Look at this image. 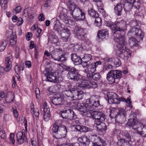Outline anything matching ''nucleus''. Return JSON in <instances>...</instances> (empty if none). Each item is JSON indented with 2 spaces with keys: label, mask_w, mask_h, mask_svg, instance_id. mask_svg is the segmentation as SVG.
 Segmentation results:
<instances>
[{
  "label": "nucleus",
  "mask_w": 146,
  "mask_h": 146,
  "mask_svg": "<svg viewBox=\"0 0 146 146\" xmlns=\"http://www.w3.org/2000/svg\"><path fill=\"white\" fill-rule=\"evenodd\" d=\"M17 21V25L18 26L21 25L23 23V19L21 17L18 18Z\"/></svg>",
  "instance_id": "61"
},
{
  "label": "nucleus",
  "mask_w": 146,
  "mask_h": 146,
  "mask_svg": "<svg viewBox=\"0 0 146 146\" xmlns=\"http://www.w3.org/2000/svg\"><path fill=\"white\" fill-rule=\"evenodd\" d=\"M76 34L77 37L79 40L86 41L87 38L84 29L80 27H78L76 29Z\"/></svg>",
  "instance_id": "19"
},
{
  "label": "nucleus",
  "mask_w": 146,
  "mask_h": 146,
  "mask_svg": "<svg viewBox=\"0 0 146 146\" xmlns=\"http://www.w3.org/2000/svg\"><path fill=\"white\" fill-rule=\"evenodd\" d=\"M94 109H87L86 108L85 105L80 106L79 110L80 114L83 116H85L87 117L95 119V120L98 119L104 113L100 111H93Z\"/></svg>",
  "instance_id": "4"
},
{
  "label": "nucleus",
  "mask_w": 146,
  "mask_h": 146,
  "mask_svg": "<svg viewBox=\"0 0 146 146\" xmlns=\"http://www.w3.org/2000/svg\"><path fill=\"white\" fill-rule=\"evenodd\" d=\"M117 44V47L120 52V56L123 58L126 57H129L131 56V51L127 49L125 46L126 45L127 40L126 39L120 40L116 38L115 41Z\"/></svg>",
  "instance_id": "3"
},
{
  "label": "nucleus",
  "mask_w": 146,
  "mask_h": 146,
  "mask_svg": "<svg viewBox=\"0 0 146 146\" xmlns=\"http://www.w3.org/2000/svg\"><path fill=\"white\" fill-rule=\"evenodd\" d=\"M73 47V51L75 52H78L80 51V49L81 48L80 45L77 44L74 45Z\"/></svg>",
  "instance_id": "51"
},
{
  "label": "nucleus",
  "mask_w": 146,
  "mask_h": 146,
  "mask_svg": "<svg viewBox=\"0 0 146 146\" xmlns=\"http://www.w3.org/2000/svg\"><path fill=\"white\" fill-rule=\"evenodd\" d=\"M15 70L17 74L18 75L19 73L21 71V69L20 67L18 65L16 66L15 67Z\"/></svg>",
  "instance_id": "62"
},
{
  "label": "nucleus",
  "mask_w": 146,
  "mask_h": 146,
  "mask_svg": "<svg viewBox=\"0 0 146 146\" xmlns=\"http://www.w3.org/2000/svg\"><path fill=\"white\" fill-rule=\"evenodd\" d=\"M44 113L43 114L44 119V121H48L50 117V111H44Z\"/></svg>",
  "instance_id": "45"
},
{
  "label": "nucleus",
  "mask_w": 146,
  "mask_h": 146,
  "mask_svg": "<svg viewBox=\"0 0 146 146\" xmlns=\"http://www.w3.org/2000/svg\"><path fill=\"white\" fill-rule=\"evenodd\" d=\"M60 123H58V122H55L53 125L52 128V131L54 134L53 135H56V133H57L58 131L59 130V127L61 126Z\"/></svg>",
  "instance_id": "31"
},
{
  "label": "nucleus",
  "mask_w": 146,
  "mask_h": 146,
  "mask_svg": "<svg viewBox=\"0 0 146 146\" xmlns=\"http://www.w3.org/2000/svg\"><path fill=\"white\" fill-rule=\"evenodd\" d=\"M88 85L89 81H84L79 84V86L80 87L82 88V89L89 88Z\"/></svg>",
  "instance_id": "42"
},
{
  "label": "nucleus",
  "mask_w": 146,
  "mask_h": 146,
  "mask_svg": "<svg viewBox=\"0 0 146 146\" xmlns=\"http://www.w3.org/2000/svg\"><path fill=\"white\" fill-rule=\"evenodd\" d=\"M62 28L61 25L59 23H56L54 24L53 29L55 31H56L59 33L60 29Z\"/></svg>",
  "instance_id": "47"
},
{
  "label": "nucleus",
  "mask_w": 146,
  "mask_h": 146,
  "mask_svg": "<svg viewBox=\"0 0 146 146\" xmlns=\"http://www.w3.org/2000/svg\"><path fill=\"white\" fill-rule=\"evenodd\" d=\"M12 56V55H10L9 57H7L5 58V65L6 67L4 68L3 67L0 66V75L2 74L4 71H9L11 68L12 64L11 59Z\"/></svg>",
  "instance_id": "16"
},
{
  "label": "nucleus",
  "mask_w": 146,
  "mask_h": 146,
  "mask_svg": "<svg viewBox=\"0 0 146 146\" xmlns=\"http://www.w3.org/2000/svg\"><path fill=\"white\" fill-rule=\"evenodd\" d=\"M74 131H79L82 132H86L88 131H91V130L90 128L86 126L76 125L74 127Z\"/></svg>",
  "instance_id": "25"
},
{
  "label": "nucleus",
  "mask_w": 146,
  "mask_h": 146,
  "mask_svg": "<svg viewBox=\"0 0 146 146\" xmlns=\"http://www.w3.org/2000/svg\"><path fill=\"white\" fill-rule=\"evenodd\" d=\"M67 76L70 79L73 80L75 81H78L81 76L78 72H74L72 73H68Z\"/></svg>",
  "instance_id": "27"
},
{
  "label": "nucleus",
  "mask_w": 146,
  "mask_h": 146,
  "mask_svg": "<svg viewBox=\"0 0 146 146\" xmlns=\"http://www.w3.org/2000/svg\"><path fill=\"white\" fill-rule=\"evenodd\" d=\"M115 29L112 32L113 35L114 37V40L116 38L120 40L126 39L125 35V33L124 30L126 26V23L123 21H116L114 23Z\"/></svg>",
  "instance_id": "2"
},
{
  "label": "nucleus",
  "mask_w": 146,
  "mask_h": 146,
  "mask_svg": "<svg viewBox=\"0 0 146 146\" xmlns=\"http://www.w3.org/2000/svg\"><path fill=\"white\" fill-rule=\"evenodd\" d=\"M69 113H68L67 119L72 120L75 119L77 118L76 115L75 113L72 110L69 109Z\"/></svg>",
  "instance_id": "33"
},
{
  "label": "nucleus",
  "mask_w": 146,
  "mask_h": 146,
  "mask_svg": "<svg viewBox=\"0 0 146 146\" xmlns=\"http://www.w3.org/2000/svg\"><path fill=\"white\" fill-rule=\"evenodd\" d=\"M129 45L132 47L133 46H138V41L134 37H131L129 38Z\"/></svg>",
  "instance_id": "37"
},
{
  "label": "nucleus",
  "mask_w": 146,
  "mask_h": 146,
  "mask_svg": "<svg viewBox=\"0 0 146 146\" xmlns=\"http://www.w3.org/2000/svg\"><path fill=\"white\" fill-rule=\"evenodd\" d=\"M108 102L110 104H119L120 102H124L126 99L122 97L119 98L118 95L115 93L112 92H109L107 94Z\"/></svg>",
  "instance_id": "12"
},
{
  "label": "nucleus",
  "mask_w": 146,
  "mask_h": 146,
  "mask_svg": "<svg viewBox=\"0 0 146 146\" xmlns=\"http://www.w3.org/2000/svg\"><path fill=\"white\" fill-rule=\"evenodd\" d=\"M17 137L18 143L22 144L24 141L25 137V131L24 129H23L22 132L19 131L17 133Z\"/></svg>",
  "instance_id": "21"
},
{
  "label": "nucleus",
  "mask_w": 146,
  "mask_h": 146,
  "mask_svg": "<svg viewBox=\"0 0 146 146\" xmlns=\"http://www.w3.org/2000/svg\"><path fill=\"white\" fill-rule=\"evenodd\" d=\"M35 93L36 98L38 99L40 97V90L38 88H36Z\"/></svg>",
  "instance_id": "60"
},
{
  "label": "nucleus",
  "mask_w": 146,
  "mask_h": 146,
  "mask_svg": "<svg viewBox=\"0 0 146 146\" xmlns=\"http://www.w3.org/2000/svg\"><path fill=\"white\" fill-rule=\"evenodd\" d=\"M67 129L66 126L61 125L59 127V130L56 135H53V137L56 139H61L64 138L66 136Z\"/></svg>",
  "instance_id": "18"
},
{
  "label": "nucleus",
  "mask_w": 146,
  "mask_h": 146,
  "mask_svg": "<svg viewBox=\"0 0 146 146\" xmlns=\"http://www.w3.org/2000/svg\"><path fill=\"white\" fill-rule=\"evenodd\" d=\"M108 32L107 31L104 30L99 31H98L97 34V39L99 40L107 39L108 38Z\"/></svg>",
  "instance_id": "23"
},
{
  "label": "nucleus",
  "mask_w": 146,
  "mask_h": 146,
  "mask_svg": "<svg viewBox=\"0 0 146 146\" xmlns=\"http://www.w3.org/2000/svg\"><path fill=\"white\" fill-rule=\"evenodd\" d=\"M134 115H135L134 112L132 113L129 116V122L128 123V125L132 127V129L133 125L136 124L138 122H139L135 121V117L134 116Z\"/></svg>",
  "instance_id": "29"
},
{
  "label": "nucleus",
  "mask_w": 146,
  "mask_h": 146,
  "mask_svg": "<svg viewBox=\"0 0 146 146\" xmlns=\"http://www.w3.org/2000/svg\"><path fill=\"white\" fill-rule=\"evenodd\" d=\"M43 73L46 77V80L47 81L55 82L57 80H58V78L56 76V73L50 71L49 68H45Z\"/></svg>",
  "instance_id": "13"
},
{
  "label": "nucleus",
  "mask_w": 146,
  "mask_h": 146,
  "mask_svg": "<svg viewBox=\"0 0 146 146\" xmlns=\"http://www.w3.org/2000/svg\"><path fill=\"white\" fill-rule=\"evenodd\" d=\"M102 64L101 61H98L90 64H88L86 67L87 69L85 70V73L87 74H92L96 71V68L99 65Z\"/></svg>",
  "instance_id": "17"
},
{
  "label": "nucleus",
  "mask_w": 146,
  "mask_h": 146,
  "mask_svg": "<svg viewBox=\"0 0 146 146\" xmlns=\"http://www.w3.org/2000/svg\"><path fill=\"white\" fill-rule=\"evenodd\" d=\"M122 77V72L120 70H111L107 75L106 79L110 84L117 82Z\"/></svg>",
  "instance_id": "7"
},
{
  "label": "nucleus",
  "mask_w": 146,
  "mask_h": 146,
  "mask_svg": "<svg viewBox=\"0 0 146 146\" xmlns=\"http://www.w3.org/2000/svg\"><path fill=\"white\" fill-rule=\"evenodd\" d=\"M47 90L50 92L54 93L56 91L55 86H51L48 88Z\"/></svg>",
  "instance_id": "55"
},
{
  "label": "nucleus",
  "mask_w": 146,
  "mask_h": 146,
  "mask_svg": "<svg viewBox=\"0 0 146 146\" xmlns=\"http://www.w3.org/2000/svg\"><path fill=\"white\" fill-rule=\"evenodd\" d=\"M88 12L89 14L92 17H95L99 16L98 14L97 13L96 11L92 8L89 9L88 10Z\"/></svg>",
  "instance_id": "39"
},
{
  "label": "nucleus",
  "mask_w": 146,
  "mask_h": 146,
  "mask_svg": "<svg viewBox=\"0 0 146 146\" xmlns=\"http://www.w3.org/2000/svg\"><path fill=\"white\" fill-rule=\"evenodd\" d=\"M106 115L104 114L98 119L94 120V125L96 126V127L98 131L102 132H105L107 129V126L103 122L106 119Z\"/></svg>",
  "instance_id": "11"
},
{
  "label": "nucleus",
  "mask_w": 146,
  "mask_h": 146,
  "mask_svg": "<svg viewBox=\"0 0 146 146\" xmlns=\"http://www.w3.org/2000/svg\"><path fill=\"white\" fill-rule=\"evenodd\" d=\"M61 35L63 36L64 35L63 33H66V35H70V30L66 27H64L62 30H61Z\"/></svg>",
  "instance_id": "49"
},
{
  "label": "nucleus",
  "mask_w": 146,
  "mask_h": 146,
  "mask_svg": "<svg viewBox=\"0 0 146 146\" xmlns=\"http://www.w3.org/2000/svg\"><path fill=\"white\" fill-rule=\"evenodd\" d=\"M122 135L125 139H120L117 142L118 146H131V136L127 131H122Z\"/></svg>",
  "instance_id": "9"
},
{
  "label": "nucleus",
  "mask_w": 146,
  "mask_h": 146,
  "mask_svg": "<svg viewBox=\"0 0 146 146\" xmlns=\"http://www.w3.org/2000/svg\"><path fill=\"white\" fill-rule=\"evenodd\" d=\"M70 35H66V36H61L62 39L63 41L64 42H66L68 41V39L69 37L70 36Z\"/></svg>",
  "instance_id": "64"
},
{
  "label": "nucleus",
  "mask_w": 146,
  "mask_h": 146,
  "mask_svg": "<svg viewBox=\"0 0 146 146\" xmlns=\"http://www.w3.org/2000/svg\"><path fill=\"white\" fill-rule=\"evenodd\" d=\"M93 137L94 140L93 142L94 146H102L101 143L102 145L105 143V141L100 137L95 135Z\"/></svg>",
  "instance_id": "24"
},
{
  "label": "nucleus",
  "mask_w": 146,
  "mask_h": 146,
  "mask_svg": "<svg viewBox=\"0 0 146 146\" xmlns=\"http://www.w3.org/2000/svg\"><path fill=\"white\" fill-rule=\"evenodd\" d=\"M8 42L6 40H2L0 46V52L3 51L7 44Z\"/></svg>",
  "instance_id": "40"
},
{
  "label": "nucleus",
  "mask_w": 146,
  "mask_h": 146,
  "mask_svg": "<svg viewBox=\"0 0 146 146\" xmlns=\"http://www.w3.org/2000/svg\"><path fill=\"white\" fill-rule=\"evenodd\" d=\"M126 115H116L115 121L117 120L118 123L122 124L126 120Z\"/></svg>",
  "instance_id": "34"
},
{
  "label": "nucleus",
  "mask_w": 146,
  "mask_h": 146,
  "mask_svg": "<svg viewBox=\"0 0 146 146\" xmlns=\"http://www.w3.org/2000/svg\"><path fill=\"white\" fill-rule=\"evenodd\" d=\"M64 92L65 96H65L66 99L67 98L68 100H72V91L68 89L65 90Z\"/></svg>",
  "instance_id": "35"
},
{
  "label": "nucleus",
  "mask_w": 146,
  "mask_h": 146,
  "mask_svg": "<svg viewBox=\"0 0 146 146\" xmlns=\"http://www.w3.org/2000/svg\"><path fill=\"white\" fill-rule=\"evenodd\" d=\"M133 129L142 137L146 136V125H144L140 122H138L136 125H133Z\"/></svg>",
  "instance_id": "15"
},
{
  "label": "nucleus",
  "mask_w": 146,
  "mask_h": 146,
  "mask_svg": "<svg viewBox=\"0 0 146 146\" xmlns=\"http://www.w3.org/2000/svg\"><path fill=\"white\" fill-rule=\"evenodd\" d=\"M14 137L15 134L14 133H11L10 134L9 138L10 141L13 144H14L15 143Z\"/></svg>",
  "instance_id": "56"
},
{
  "label": "nucleus",
  "mask_w": 146,
  "mask_h": 146,
  "mask_svg": "<svg viewBox=\"0 0 146 146\" xmlns=\"http://www.w3.org/2000/svg\"><path fill=\"white\" fill-rule=\"evenodd\" d=\"M68 11L73 18L76 21H81L85 18V13L79 7H77L74 3L69 0L67 3Z\"/></svg>",
  "instance_id": "1"
},
{
  "label": "nucleus",
  "mask_w": 146,
  "mask_h": 146,
  "mask_svg": "<svg viewBox=\"0 0 146 146\" xmlns=\"http://www.w3.org/2000/svg\"><path fill=\"white\" fill-rule=\"evenodd\" d=\"M71 59L75 65L82 64V59L76 54L72 53L71 54Z\"/></svg>",
  "instance_id": "22"
},
{
  "label": "nucleus",
  "mask_w": 146,
  "mask_h": 146,
  "mask_svg": "<svg viewBox=\"0 0 146 146\" xmlns=\"http://www.w3.org/2000/svg\"><path fill=\"white\" fill-rule=\"evenodd\" d=\"M131 24L133 27L129 31L128 35L131 36H135L139 40H142L144 33L140 29L136 27L137 25V21H133L131 22Z\"/></svg>",
  "instance_id": "6"
},
{
  "label": "nucleus",
  "mask_w": 146,
  "mask_h": 146,
  "mask_svg": "<svg viewBox=\"0 0 146 146\" xmlns=\"http://www.w3.org/2000/svg\"><path fill=\"white\" fill-rule=\"evenodd\" d=\"M140 0H125L124 4V10L125 11L130 12L132 7L139 9L141 7Z\"/></svg>",
  "instance_id": "10"
},
{
  "label": "nucleus",
  "mask_w": 146,
  "mask_h": 146,
  "mask_svg": "<svg viewBox=\"0 0 146 146\" xmlns=\"http://www.w3.org/2000/svg\"><path fill=\"white\" fill-rule=\"evenodd\" d=\"M7 5V0H2L1 1L0 5L2 8L5 9Z\"/></svg>",
  "instance_id": "52"
},
{
  "label": "nucleus",
  "mask_w": 146,
  "mask_h": 146,
  "mask_svg": "<svg viewBox=\"0 0 146 146\" xmlns=\"http://www.w3.org/2000/svg\"><path fill=\"white\" fill-rule=\"evenodd\" d=\"M83 92L78 89L72 90V100L81 99L83 97Z\"/></svg>",
  "instance_id": "20"
},
{
  "label": "nucleus",
  "mask_w": 146,
  "mask_h": 146,
  "mask_svg": "<svg viewBox=\"0 0 146 146\" xmlns=\"http://www.w3.org/2000/svg\"><path fill=\"white\" fill-rule=\"evenodd\" d=\"M10 44L12 46L15 45L17 42V36L14 35L11 36L10 39Z\"/></svg>",
  "instance_id": "46"
},
{
  "label": "nucleus",
  "mask_w": 146,
  "mask_h": 146,
  "mask_svg": "<svg viewBox=\"0 0 146 146\" xmlns=\"http://www.w3.org/2000/svg\"><path fill=\"white\" fill-rule=\"evenodd\" d=\"M100 105V100L96 96H93L90 99L86 100L85 104L86 108L94 109V107H98Z\"/></svg>",
  "instance_id": "14"
},
{
  "label": "nucleus",
  "mask_w": 146,
  "mask_h": 146,
  "mask_svg": "<svg viewBox=\"0 0 146 146\" xmlns=\"http://www.w3.org/2000/svg\"><path fill=\"white\" fill-rule=\"evenodd\" d=\"M50 55L52 58L58 61L63 62L67 60L66 57V52L62 49H55L51 52Z\"/></svg>",
  "instance_id": "8"
},
{
  "label": "nucleus",
  "mask_w": 146,
  "mask_h": 146,
  "mask_svg": "<svg viewBox=\"0 0 146 146\" xmlns=\"http://www.w3.org/2000/svg\"><path fill=\"white\" fill-rule=\"evenodd\" d=\"M92 56L89 54H85L82 58V65L83 67H86L88 65V62L92 59Z\"/></svg>",
  "instance_id": "26"
},
{
  "label": "nucleus",
  "mask_w": 146,
  "mask_h": 146,
  "mask_svg": "<svg viewBox=\"0 0 146 146\" xmlns=\"http://www.w3.org/2000/svg\"><path fill=\"white\" fill-rule=\"evenodd\" d=\"M6 134L4 131H0V137L2 139H5L6 138Z\"/></svg>",
  "instance_id": "58"
},
{
  "label": "nucleus",
  "mask_w": 146,
  "mask_h": 146,
  "mask_svg": "<svg viewBox=\"0 0 146 146\" xmlns=\"http://www.w3.org/2000/svg\"><path fill=\"white\" fill-rule=\"evenodd\" d=\"M43 107L44 108L43 110L44 111H50V109L48 107L47 103L46 102H44L43 103Z\"/></svg>",
  "instance_id": "54"
},
{
  "label": "nucleus",
  "mask_w": 146,
  "mask_h": 146,
  "mask_svg": "<svg viewBox=\"0 0 146 146\" xmlns=\"http://www.w3.org/2000/svg\"><path fill=\"white\" fill-rule=\"evenodd\" d=\"M118 112H117L116 115H126V112L125 109L118 108Z\"/></svg>",
  "instance_id": "48"
},
{
  "label": "nucleus",
  "mask_w": 146,
  "mask_h": 146,
  "mask_svg": "<svg viewBox=\"0 0 146 146\" xmlns=\"http://www.w3.org/2000/svg\"><path fill=\"white\" fill-rule=\"evenodd\" d=\"M69 112V109H63L60 112V116L63 119H67Z\"/></svg>",
  "instance_id": "36"
},
{
  "label": "nucleus",
  "mask_w": 146,
  "mask_h": 146,
  "mask_svg": "<svg viewBox=\"0 0 146 146\" xmlns=\"http://www.w3.org/2000/svg\"><path fill=\"white\" fill-rule=\"evenodd\" d=\"M116 109L115 108H112L110 110V118L111 119L114 118L115 119L116 116V113L117 112H116Z\"/></svg>",
  "instance_id": "41"
},
{
  "label": "nucleus",
  "mask_w": 146,
  "mask_h": 146,
  "mask_svg": "<svg viewBox=\"0 0 146 146\" xmlns=\"http://www.w3.org/2000/svg\"><path fill=\"white\" fill-rule=\"evenodd\" d=\"M65 70L68 72V73L78 72V70L74 67L71 66H66L64 68Z\"/></svg>",
  "instance_id": "38"
},
{
  "label": "nucleus",
  "mask_w": 146,
  "mask_h": 146,
  "mask_svg": "<svg viewBox=\"0 0 146 146\" xmlns=\"http://www.w3.org/2000/svg\"><path fill=\"white\" fill-rule=\"evenodd\" d=\"M41 31L42 30L41 29L39 28H37V32L36 33V35L37 37H39L41 36Z\"/></svg>",
  "instance_id": "63"
},
{
  "label": "nucleus",
  "mask_w": 146,
  "mask_h": 146,
  "mask_svg": "<svg viewBox=\"0 0 146 146\" xmlns=\"http://www.w3.org/2000/svg\"><path fill=\"white\" fill-rule=\"evenodd\" d=\"M88 87L89 88H95L98 86V84L95 82L89 81Z\"/></svg>",
  "instance_id": "50"
},
{
  "label": "nucleus",
  "mask_w": 146,
  "mask_h": 146,
  "mask_svg": "<svg viewBox=\"0 0 146 146\" xmlns=\"http://www.w3.org/2000/svg\"><path fill=\"white\" fill-rule=\"evenodd\" d=\"M22 8L20 6H18L13 9V11L15 12L16 13H19L21 10Z\"/></svg>",
  "instance_id": "59"
},
{
  "label": "nucleus",
  "mask_w": 146,
  "mask_h": 146,
  "mask_svg": "<svg viewBox=\"0 0 146 146\" xmlns=\"http://www.w3.org/2000/svg\"><path fill=\"white\" fill-rule=\"evenodd\" d=\"M125 103L127 106L131 108H132V106L131 102L130 101V99L129 98L126 99Z\"/></svg>",
  "instance_id": "57"
},
{
  "label": "nucleus",
  "mask_w": 146,
  "mask_h": 146,
  "mask_svg": "<svg viewBox=\"0 0 146 146\" xmlns=\"http://www.w3.org/2000/svg\"><path fill=\"white\" fill-rule=\"evenodd\" d=\"M51 100L54 106L53 108L58 111L61 109L62 105L67 103L66 98L62 94H55Z\"/></svg>",
  "instance_id": "5"
},
{
  "label": "nucleus",
  "mask_w": 146,
  "mask_h": 146,
  "mask_svg": "<svg viewBox=\"0 0 146 146\" xmlns=\"http://www.w3.org/2000/svg\"><path fill=\"white\" fill-rule=\"evenodd\" d=\"M33 13H32V11L30 9L26 8L24 10L23 16H25V17L30 16L31 19H33Z\"/></svg>",
  "instance_id": "32"
},
{
  "label": "nucleus",
  "mask_w": 146,
  "mask_h": 146,
  "mask_svg": "<svg viewBox=\"0 0 146 146\" xmlns=\"http://www.w3.org/2000/svg\"><path fill=\"white\" fill-rule=\"evenodd\" d=\"M124 9V5L120 3H117L114 7V10L116 14L118 16L120 15L121 14L123 9Z\"/></svg>",
  "instance_id": "28"
},
{
  "label": "nucleus",
  "mask_w": 146,
  "mask_h": 146,
  "mask_svg": "<svg viewBox=\"0 0 146 146\" xmlns=\"http://www.w3.org/2000/svg\"><path fill=\"white\" fill-rule=\"evenodd\" d=\"M114 63L117 66H120L121 64V62L120 60L117 58H114Z\"/></svg>",
  "instance_id": "53"
},
{
  "label": "nucleus",
  "mask_w": 146,
  "mask_h": 146,
  "mask_svg": "<svg viewBox=\"0 0 146 146\" xmlns=\"http://www.w3.org/2000/svg\"><path fill=\"white\" fill-rule=\"evenodd\" d=\"M105 24L107 26L109 27L112 30V32L115 29L114 27V23H113L110 21H106Z\"/></svg>",
  "instance_id": "44"
},
{
  "label": "nucleus",
  "mask_w": 146,
  "mask_h": 146,
  "mask_svg": "<svg viewBox=\"0 0 146 146\" xmlns=\"http://www.w3.org/2000/svg\"><path fill=\"white\" fill-rule=\"evenodd\" d=\"M88 137L86 136H82L79 137L78 139V141L84 145H85Z\"/></svg>",
  "instance_id": "43"
},
{
  "label": "nucleus",
  "mask_w": 146,
  "mask_h": 146,
  "mask_svg": "<svg viewBox=\"0 0 146 146\" xmlns=\"http://www.w3.org/2000/svg\"><path fill=\"white\" fill-rule=\"evenodd\" d=\"M100 77V75L98 73H95L94 74H87L86 75V78L90 80H94L98 81L99 80Z\"/></svg>",
  "instance_id": "30"
}]
</instances>
